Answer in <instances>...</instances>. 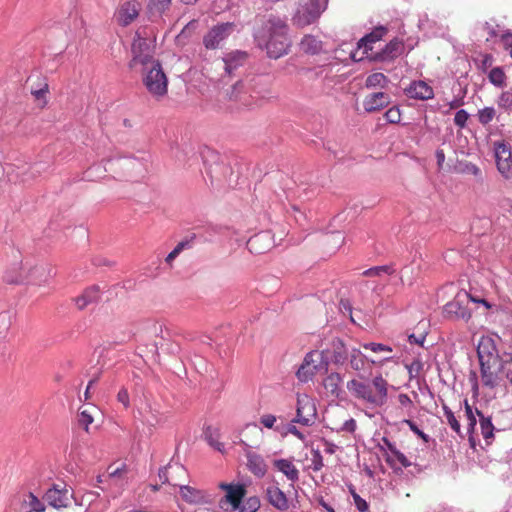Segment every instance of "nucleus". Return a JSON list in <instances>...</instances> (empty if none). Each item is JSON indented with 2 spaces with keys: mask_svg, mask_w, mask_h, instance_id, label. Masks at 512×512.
Instances as JSON below:
<instances>
[{
  "mask_svg": "<svg viewBox=\"0 0 512 512\" xmlns=\"http://www.w3.org/2000/svg\"><path fill=\"white\" fill-rule=\"evenodd\" d=\"M257 46L265 49L267 56L278 59L288 54L291 41L286 22L276 15H269L254 33Z\"/></svg>",
  "mask_w": 512,
  "mask_h": 512,
  "instance_id": "obj_1",
  "label": "nucleus"
},
{
  "mask_svg": "<svg viewBox=\"0 0 512 512\" xmlns=\"http://www.w3.org/2000/svg\"><path fill=\"white\" fill-rule=\"evenodd\" d=\"M477 356L483 385L490 389L496 388L500 385L502 353H499L495 341L490 337H482L477 346Z\"/></svg>",
  "mask_w": 512,
  "mask_h": 512,
  "instance_id": "obj_2",
  "label": "nucleus"
},
{
  "mask_svg": "<svg viewBox=\"0 0 512 512\" xmlns=\"http://www.w3.org/2000/svg\"><path fill=\"white\" fill-rule=\"evenodd\" d=\"M271 94V84L268 78L258 75L239 80L233 84L229 98L230 100L240 101L245 106H250L252 99L270 98Z\"/></svg>",
  "mask_w": 512,
  "mask_h": 512,
  "instance_id": "obj_3",
  "label": "nucleus"
},
{
  "mask_svg": "<svg viewBox=\"0 0 512 512\" xmlns=\"http://www.w3.org/2000/svg\"><path fill=\"white\" fill-rule=\"evenodd\" d=\"M347 389L354 398L374 407H382L387 402L388 382L382 375L374 377L371 383L352 379L347 382Z\"/></svg>",
  "mask_w": 512,
  "mask_h": 512,
  "instance_id": "obj_4",
  "label": "nucleus"
},
{
  "mask_svg": "<svg viewBox=\"0 0 512 512\" xmlns=\"http://www.w3.org/2000/svg\"><path fill=\"white\" fill-rule=\"evenodd\" d=\"M142 82L153 97H164L168 92V78L159 60L143 66Z\"/></svg>",
  "mask_w": 512,
  "mask_h": 512,
  "instance_id": "obj_5",
  "label": "nucleus"
},
{
  "mask_svg": "<svg viewBox=\"0 0 512 512\" xmlns=\"http://www.w3.org/2000/svg\"><path fill=\"white\" fill-rule=\"evenodd\" d=\"M328 0H307L299 3L292 17L293 25L303 28L316 22L326 10Z\"/></svg>",
  "mask_w": 512,
  "mask_h": 512,
  "instance_id": "obj_6",
  "label": "nucleus"
},
{
  "mask_svg": "<svg viewBox=\"0 0 512 512\" xmlns=\"http://www.w3.org/2000/svg\"><path fill=\"white\" fill-rule=\"evenodd\" d=\"M205 174L210 178L211 185L226 183L232 175V168L221 161L219 154L208 150L203 154Z\"/></svg>",
  "mask_w": 512,
  "mask_h": 512,
  "instance_id": "obj_7",
  "label": "nucleus"
},
{
  "mask_svg": "<svg viewBox=\"0 0 512 512\" xmlns=\"http://www.w3.org/2000/svg\"><path fill=\"white\" fill-rule=\"evenodd\" d=\"M388 32L387 27L377 26L371 32L364 35L358 42L355 50L351 51L350 58L355 61L367 59V54L373 52L372 44L380 41Z\"/></svg>",
  "mask_w": 512,
  "mask_h": 512,
  "instance_id": "obj_8",
  "label": "nucleus"
},
{
  "mask_svg": "<svg viewBox=\"0 0 512 512\" xmlns=\"http://www.w3.org/2000/svg\"><path fill=\"white\" fill-rule=\"evenodd\" d=\"M469 303L470 294L467 291H460L444 306V313L448 318L468 321L471 318Z\"/></svg>",
  "mask_w": 512,
  "mask_h": 512,
  "instance_id": "obj_9",
  "label": "nucleus"
},
{
  "mask_svg": "<svg viewBox=\"0 0 512 512\" xmlns=\"http://www.w3.org/2000/svg\"><path fill=\"white\" fill-rule=\"evenodd\" d=\"M493 151L497 169L505 178H512V152L511 146L504 140L493 143Z\"/></svg>",
  "mask_w": 512,
  "mask_h": 512,
  "instance_id": "obj_10",
  "label": "nucleus"
},
{
  "mask_svg": "<svg viewBox=\"0 0 512 512\" xmlns=\"http://www.w3.org/2000/svg\"><path fill=\"white\" fill-rule=\"evenodd\" d=\"M131 52L133 57L128 65L130 69H133L137 64L144 66L156 61V59L153 57V52L148 40L141 37L138 33H136V36L133 40Z\"/></svg>",
  "mask_w": 512,
  "mask_h": 512,
  "instance_id": "obj_11",
  "label": "nucleus"
},
{
  "mask_svg": "<svg viewBox=\"0 0 512 512\" xmlns=\"http://www.w3.org/2000/svg\"><path fill=\"white\" fill-rule=\"evenodd\" d=\"M403 49V41L394 38L380 51L367 54V60L375 63L391 64L402 54Z\"/></svg>",
  "mask_w": 512,
  "mask_h": 512,
  "instance_id": "obj_12",
  "label": "nucleus"
},
{
  "mask_svg": "<svg viewBox=\"0 0 512 512\" xmlns=\"http://www.w3.org/2000/svg\"><path fill=\"white\" fill-rule=\"evenodd\" d=\"M47 503L56 509L67 508L73 499V493L69 492L65 483H54L46 491L43 497Z\"/></svg>",
  "mask_w": 512,
  "mask_h": 512,
  "instance_id": "obj_13",
  "label": "nucleus"
},
{
  "mask_svg": "<svg viewBox=\"0 0 512 512\" xmlns=\"http://www.w3.org/2000/svg\"><path fill=\"white\" fill-rule=\"evenodd\" d=\"M316 416V407L311 399L308 396H298L296 416L292 419V423L311 426L314 424Z\"/></svg>",
  "mask_w": 512,
  "mask_h": 512,
  "instance_id": "obj_14",
  "label": "nucleus"
},
{
  "mask_svg": "<svg viewBox=\"0 0 512 512\" xmlns=\"http://www.w3.org/2000/svg\"><path fill=\"white\" fill-rule=\"evenodd\" d=\"M350 351L340 338H334L329 349L321 352V360L326 365L331 362L335 365H343L349 357Z\"/></svg>",
  "mask_w": 512,
  "mask_h": 512,
  "instance_id": "obj_15",
  "label": "nucleus"
},
{
  "mask_svg": "<svg viewBox=\"0 0 512 512\" xmlns=\"http://www.w3.org/2000/svg\"><path fill=\"white\" fill-rule=\"evenodd\" d=\"M231 22L220 23L213 26L203 37V45L206 49L218 48L220 42L225 40L234 30Z\"/></svg>",
  "mask_w": 512,
  "mask_h": 512,
  "instance_id": "obj_16",
  "label": "nucleus"
},
{
  "mask_svg": "<svg viewBox=\"0 0 512 512\" xmlns=\"http://www.w3.org/2000/svg\"><path fill=\"white\" fill-rule=\"evenodd\" d=\"M265 498L267 502L279 511H287L289 509V499L285 492L275 485H269L265 490Z\"/></svg>",
  "mask_w": 512,
  "mask_h": 512,
  "instance_id": "obj_17",
  "label": "nucleus"
},
{
  "mask_svg": "<svg viewBox=\"0 0 512 512\" xmlns=\"http://www.w3.org/2000/svg\"><path fill=\"white\" fill-rule=\"evenodd\" d=\"M246 495V488L242 484H236L232 489L226 493L224 497L219 501L220 508L228 511V508H225L226 504L231 505L230 511H236L240 508V505Z\"/></svg>",
  "mask_w": 512,
  "mask_h": 512,
  "instance_id": "obj_18",
  "label": "nucleus"
},
{
  "mask_svg": "<svg viewBox=\"0 0 512 512\" xmlns=\"http://www.w3.org/2000/svg\"><path fill=\"white\" fill-rule=\"evenodd\" d=\"M180 494L184 501L190 504H211L212 498L204 490L196 489L189 485H181Z\"/></svg>",
  "mask_w": 512,
  "mask_h": 512,
  "instance_id": "obj_19",
  "label": "nucleus"
},
{
  "mask_svg": "<svg viewBox=\"0 0 512 512\" xmlns=\"http://www.w3.org/2000/svg\"><path fill=\"white\" fill-rule=\"evenodd\" d=\"M405 94L416 100H429L434 97L433 88L422 80L411 82L405 89Z\"/></svg>",
  "mask_w": 512,
  "mask_h": 512,
  "instance_id": "obj_20",
  "label": "nucleus"
},
{
  "mask_svg": "<svg viewBox=\"0 0 512 512\" xmlns=\"http://www.w3.org/2000/svg\"><path fill=\"white\" fill-rule=\"evenodd\" d=\"M391 102V97L384 92H375L368 94L364 101L363 107L367 113H373L382 110Z\"/></svg>",
  "mask_w": 512,
  "mask_h": 512,
  "instance_id": "obj_21",
  "label": "nucleus"
},
{
  "mask_svg": "<svg viewBox=\"0 0 512 512\" xmlns=\"http://www.w3.org/2000/svg\"><path fill=\"white\" fill-rule=\"evenodd\" d=\"M248 59V53L241 50L232 51L223 57L224 71L228 76H233L235 71L244 66Z\"/></svg>",
  "mask_w": 512,
  "mask_h": 512,
  "instance_id": "obj_22",
  "label": "nucleus"
},
{
  "mask_svg": "<svg viewBox=\"0 0 512 512\" xmlns=\"http://www.w3.org/2000/svg\"><path fill=\"white\" fill-rule=\"evenodd\" d=\"M273 466L276 470L283 473L287 480H289L292 484L299 481L300 472L293 464L292 459H275L273 460Z\"/></svg>",
  "mask_w": 512,
  "mask_h": 512,
  "instance_id": "obj_23",
  "label": "nucleus"
},
{
  "mask_svg": "<svg viewBox=\"0 0 512 512\" xmlns=\"http://www.w3.org/2000/svg\"><path fill=\"white\" fill-rule=\"evenodd\" d=\"M246 458L249 471L258 478L264 477L267 473V464L263 457L257 453L247 451Z\"/></svg>",
  "mask_w": 512,
  "mask_h": 512,
  "instance_id": "obj_24",
  "label": "nucleus"
},
{
  "mask_svg": "<svg viewBox=\"0 0 512 512\" xmlns=\"http://www.w3.org/2000/svg\"><path fill=\"white\" fill-rule=\"evenodd\" d=\"M385 461L397 475L403 473L402 467L407 468L412 465L408 458L398 449L392 455L385 452Z\"/></svg>",
  "mask_w": 512,
  "mask_h": 512,
  "instance_id": "obj_25",
  "label": "nucleus"
},
{
  "mask_svg": "<svg viewBox=\"0 0 512 512\" xmlns=\"http://www.w3.org/2000/svg\"><path fill=\"white\" fill-rule=\"evenodd\" d=\"M300 49L309 55H317L322 51V41L313 35H305L300 42Z\"/></svg>",
  "mask_w": 512,
  "mask_h": 512,
  "instance_id": "obj_26",
  "label": "nucleus"
},
{
  "mask_svg": "<svg viewBox=\"0 0 512 512\" xmlns=\"http://www.w3.org/2000/svg\"><path fill=\"white\" fill-rule=\"evenodd\" d=\"M342 381L343 378L338 372H332L324 379L323 385L333 396L340 398V395L343 392L340 388Z\"/></svg>",
  "mask_w": 512,
  "mask_h": 512,
  "instance_id": "obj_27",
  "label": "nucleus"
},
{
  "mask_svg": "<svg viewBox=\"0 0 512 512\" xmlns=\"http://www.w3.org/2000/svg\"><path fill=\"white\" fill-rule=\"evenodd\" d=\"M454 172L459 174L473 175L476 179L482 180L480 168L467 160H458L453 168Z\"/></svg>",
  "mask_w": 512,
  "mask_h": 512,
  "instance_id": "obj_28",
  "label": "nucleus"
},
{
  "mask_svg": "<svg viewBox=\"0 0 512 512\" xmlns=\"http://www.w3.org/2000/svg\"><path fill=\"white\" fill-rule=\"evenodd\" d=\"M203 435L204 439L211 447H213L219 452H223L224 444L218 441V438L220 437V432L218 428H213L212 426L207 425L203 429Z\"/></svg>",
  "mask_w": 512,
  "mask_h": 512,
  "instance_id": "obj_29",
  "label": "nucleus"
},
{
  "mask_svg": "<svg viewBox=\"0 0 512 512\" xmlns=\"http://www.w3.org/2000/svg\"><path fill=\"white\" fill-rule=\"evenodd\" d=\"M350 367L355 371H361L365 368V364L368 362V357L365 356L359 349L353 348L349 354Z\"/></svg>",
  "mask_w": 512,
  "mask_h": 512,
  "instance_id": "obj_30",
  "label": "nucleus"
},
{
  "mask_svg": "<svg viewBox=\"0 0 512 512\" xmlns=\"http://www.w3.org/2000/svg\"><path fill=\"white\" fill-rule=\"evenodd\" d=\"M501 367L502 371L500 372V383L502 381H507L510 385H512V353H502Z\"/></svg>",
  "mask_w": 512,
  "mask_h": 512,
  "instance_id": "obj_31",
  "label": "nucleus"
},
{
  "mask_svg": "<svg viewBox=\"0 0 512 512\" xmlns=\"http://www.w3.org/2000/svg\"><path fill=\"white\" fill-rule=\"evenodd\" d=\"M266 239H268V235L263 233L250 237L247 241L249 251L253 254H263L269 248V243L265 247H261V243Z\"/></svg>",
  "mask_w": 512,
  "mask_h": 512,
  "instance_id": "obj_32",
  "label": "nucleus"
},
{
  "mask_svg": "<svg viewBox=\"0 0 512 512\" xmlns=\"http://www.w3.org/2000/svg\"><path fill=\"white\" fill-rule=\"evenodd\" d=\"M480 429L486 444L491 445L494 440L495 427L490 416H487V419H480Z\"/></svg>",
  "mask_w": 512,
  "mask_h": 512,
  "instance_id": "obj_33",
  "label": "nucleus"
},
{
  "mask_svg": "<svg viewBox=\"0 0 512 512\" xmlns=\"http://www.w3.org/2000/svg\"><path fill=\"white\" fill-rule=\"evenodd\" d=\"M389 82L390 81L387 76H385L381 72H376V73L370 74L366 78L365 86H366V88H376V87L386 88Z\"/></svg>",
  "mask_w": 512,
  "mask_h": 512,
  "instance_id": "obj_34",
  "label": "nucleus"
},
{
  "mask_svg": "<svg viewBox=\"0 0 512 512\" xmlns=\"http://www.w3.org/2000/svg\"><path fill=\"white\" fill-rule=\"evenodd\" d=\"M316 367L311 368L310 363L307 361V357L304 358V362L298 368L296 376L300 382L306 383L315 375Z\"/></svg>",
  "mask_w": 512,
  "mask_h": 512,
  "instance_id": "obj_35",
  "label": "nucleus"
},
{
  "mask_svg": "<svg viewBox=\"0 0 512 512\" xmlns=\"http://www.w3.org/2000/svg\"><path fill=\"white\" fill-rule=\"evenodd\" d=\"M442 409L448 425L458 436L463 438L460 422L455 417L454 412L446 404L442 405Z\"/></svg>",
  "mask_w": 512,
  "mask_h": 512,
  "instance_id": "obj_36",
  "label": "nucleus"
},
{
  "mask_svg": "<svg viewBox=\"0 0 512 512\" xmlns=\"http://www.w3.org/2000/svg\"><path fill=\"white\" fill-rule=\"evenodd\" d=\"M488 79L494 86L503 88L506 86V75L502 67H494L488 73Z\"/></svg>",
  "mask_w": 512,
  "mask_h": 512,
  "instance_id": "obj_37",
  "label": "nucleus"
},
{
  "mask_svg": "<svg viewBox=\"0 0 512 512\" xmlns=\"http://www.w3.org/2000/svg\"><path fill=\"white\" fill-rule=\"evenodd\" d=\"M276 422H277V418L273 414H264L260 417V423L264 427H266L268 429H273L274 431H276L278 433H284L285 424H283V423L276 424Z\"/></svg>",
  "mask_w": 512,
  "mask_h": 512,
  "instance_id": "obj_38",
  "label": "nucleus"
},
{
  "mask_svg": "<svg viewBox=\"0 0 512 512\" xmlns=\"http://www.w3.org/2000/svg\"><path fill=\"white\" fill-rule=\"evenodd\" d=\"M172 0H149L148 8L151 13L162 15L170 9Z\"/></svg>",
  "mask_w": 512,
  "mask_h": 512,
  "instance_id": "obj_39",
  "label": "nucleus"
},
{
  "mask_svg": "<svg viewBox=\"0 0 512 512\" xmlns=\"http://www.w3.org/2000/svg\"><path fill=\"white\" fill-rule=\"evenodd\" d=\"M261 507V502L258 496H251L244 502L242 501L239 512H257Z\"/></svg>",
  "mask_w": 512,
  "mask_h": 512,
  "instance_id": "obj_40",
  "label": "nucleus"
},
{
  "mask_svg": "<svg viewBox=\"0 0 512 512\" xmlns=\"http://www.w3.org/2000/svg\"><path fill=\"white\" fill-rule=\"evenodd\" d=\"M463 403H464V408H465V416L468 421L467 433H475V429H476V425H477L476 415L474 414L473 408L469 404L467 399H465L463 401Z\"/></svg>",
  "mask_w": 512,
  "mask_h": 512,
  "instance_id": "obj_41",
  "label": "nucleus"
},
{
  "mask_svg": "<svg viewBox=\"0 0 512 512\" xmlns=\"http://www.w3.org/2000/svg\"><path fill=\"white\" fill-rule=\"evenodd\" d=\"M395 272V268L393 265H382V266H375L372 268H369L365 270L362 275L367 277H374V276H380L383 273L391 275Z\"/></svg>",
  "mask_w": 512,
  "mask_h": 512,
  "instance_id": "obj_42",
  "label": "nucleus"
},
{
  "mask_svg": "<svg viewBox=\"0 0 512 512\" xmlns=\"http://www.w3.org/2000/svg\"><path fill=\"white\" fill-rule=\"evenodd\" d=\"M496 111L493 107H485L478 112V120L482 125L489 124L495 117Z\"/></svg>",
  "mask_w": 512,
  "mask_h": 512,
  "instance_id": "obj_43",
  "label": "nucleus"
},
{
  "mask_svg": "<svg viewBox=\"0 0 512 512\" xmlns=\"http://www.w3.org/2000/svg\"><path fill=\"white\" fill-rule=\"evenodd\" d=\"M405 367L408 371L409 379L411 380L418 377L423 369V363L420 359H414L410 364H406Z\"/></svg>",
  "mask_w": 512,
  "mask_h": 512,
  "instance_id": "obj_44",
  "label": "nucleus"
},
{
  "mask_svg": "<svg viewBox=\"0 0 512 512\" xmlns=\"http://www.w3.org/2000/svg\"><path fill=\"white\" fill-rule=\"evenodd\" d=\"M384 117L386 121L390 124H398L401 121V112L398 106H393L390 109H388Z\"/></svg>",
  "mask_w": 512,
  "mask_h": 512,
  "instance_id": "obj_45",
  "label": "nucleus"
},
{
  "mask_svg": "<svg viewBox=\"0 0 512 512\" xmlns=\"http://www.w3.org/2000/svg\"><path fill=\"white\" fill-rule=\"evenodd\" d=\"M500 41L504 47V49L509 53L512 58V31L506 29L500 34Z\"/></svg>",
  "mask_w": 512,
  "mask_h": 512,
  "instance_id": "obj_46",
  "label": "nucleus"
},
{
  "mask_svg": "<svg viewBox=\"0 0 512 512\" xmlns=\"http://www.w3.org/2000/svg\"><path fill=\"white\" fill-rule=\"evenodd\" d=\"M83 294L91 304L96 303L100 299V287L98 285H93L85 289Z\"/></svg>",
  "mask_w": 512,
  "mask_h": 512,
  "instance_id": "obj_47",
  "label": "nucleus"
},
{
  "mask_svg": "<svg viewBox=\"0 0 512 512\" xmlns=\"http://www.w3.org/2000/svg\"><path fill=\"white\" fill-rule=\"evenodd\" d=\"M403 423H405L410 430L416 434L419 438H421L424 442H429L430 437L428 434L424 433L421 429L418 428L417 424L410 419H404Z\"/></svg>",
  "mask_w": 512,
  "mask_h": 512,
  "instance_id": "obj_48",
  "label": "nucleus"
},
{
  "mask_svg": "<svg viewBox=\"0 0 512 512\" xmlns=\"http://www.w3.org/2000/svg\"><path fill=\"white\" fill-rule=\"evenodd\" d=\"M364 349L371 350L375 353L379 352H392V347L382 344V343H375V342H368L362 344Z\"/></svg>",
  "mask_w": 512,
  "mask_h": 512,
  "instance_id": "obj_49",
  "label": "nucleus"
},
{
  "mask_svg": "<svg viewBox=\"0 0 512 512\" xmlns=\"http://www.w3.org/2000/svg\"><path fill=\"white\" fill-rule=\"evenodd\" d=\"M121 13L124 25H128L138 16V11L134 7H123Z\"/></svg>",
  "mask_w": 512,
  "mask_h": 512,
  "instance_id": "obj_50",
  "label": "nucleus"
},
{
  "mask_svg": "<svg viewBox=\"0 0 512 512\" xmlns=\"http://www.w3.org/2000/svg\"><path fill=\"white\" fill-rule=\"evenodd\" d=\"M93 422V417L88 410H81L78 414V423L88 431V426Z\"/></svg>",
  "mask_w": 512,
  "mask_h": 512,
  "instance_id": "obj_51",
  "label": "nucleus"
},
{
  "mask_svg": "<svg viewBox=\"0 0 512 512\" xmlns=\"http://www.w3.org/2000/svg\"><path fill=\"white\" fill-rule=\"evenodd\" d=\"M29 505L31 507V511H35V512H44L45 511V505L32 492L29 493Z\"/></svg>",
  "mask_w": 512,
  "mask_h": 512,
  "instance_id": "obj_52",
  "label": "nucleus"
},
{
  "mask_svg": "<svg viewBox=\"0 0 512 512\" xmlns=\"http://www.w3.org/2000/svg\"><path fill=\"white\" fill-rule=\"evenodd\" d=\"M311 462H312V469L313 471L317 472V471H320L324 464H323V457L320 453L319 450H313L312 451V459H311Z\"/></svg>",
  "mask_w": 512,
  "mask_h": 512,
  "instance_id": "obj_53",
  "label": "nucleus"
},
{
  "mask_svg": "<svg viewBox=\"0 0 512 512\" xmlns=\"http://www.w3.org/2000/svg\"><path fill=\"white\" fill-rule=\"evenodd\" d=\"M468 118H469V114L467 113V111L464 109H460L455 113L454 123L456 126L463 128V127H465Z\"/></svg>",
  "mask_w": 512,
  "mask_h": 512,
  "instance_id": "obj_54",
  "label": "nucleus"
},
{
  "mask_svg": "<svg viewBox=\"0 0 512 512\" xmlns=\"http://www.w3.org/2000/svg\"><path fill=\"white\" fill-rule=\"evenodd\" d=\"M288 433L296 436L298 439H300L302 441L305 439V435L292 422L287 425L285 424L284 433H280V434L286 435Z\"/></svg>",
  "mask_w": 512,
  "mask_h": 512,
  "instance_id": "obj_55",
  "label": "nucleus"
},
{
  "mask_svg": "<svg viewBox=\"0 0 512 512\" xmlns=\"http://www.w3.org/2000/svg\"><path fill=\"white\" fill-rule=\"evenodd\" d=\"M117 400L120 402L125 408H128L130 406V399H129V393L128 390L124 387H122L118 394H117Z\"/></svg>",
  "mask_w": 512,
  "mask_h": 512,
  "instance_id": "obj_56",
  "label": "nucleus"
},
{
  "mask_svg": "<svg viewBox=\"0 0 512 512\" xmlns=\"http://www.w3.org/2000/svg\"><path fill=\"white\" fill-rule=\"evenodd\" d=\"M27 279L26 276H24L21 272L16 275H10L9 273H6L4 276V280L9 284H19L24 282Z\"/></svg>",
  "mask_w": 512,
  "mask_h": 512,
  "instance_id": "obj_57",
  "label": "nucleus"
},
{
  "mask_svg": "<svg viewBox=\"0 0 512 512\" xmlns=\"http://www.w3.org/2000/svg\"><path fill=\"white\" fill-rule=\"evenodd\" d=\"M499 105L505 108L512 107V92L505 91L501 94L499 98Z\"/></svg>",
  "mask_w": 512,
  "mask_h": 512,
  "instance_id": "obj_58",
  "label": "nucleus"
},
{
  "mask_svg": "<svg viewBox=\"0 0 512 512\" xmlns=\"http://www.w3.org/2000/svg\"><path fill=\"white\" fill-rule=\"evenodd\" d=\"M194 236L191 237L190 239H184L182 241H180L175 247H174V251L177 252V254L179 255L183 250L185 249H190L192 248V243H193V240H194Z\"/></svg>",
  "mask_w": 512,
  "mask_h": 512,
  "instance_id": "obj_59",
  "label": "nucleus"
},
{
  "mask_svg": "<svg viewBox=\"0 0 512 512\" xmlns=\"http://www.w3.org/2000/svg\"><path fill=\"white\" fill-rule=\"evenodd\" d=\"M353 500L359 512H367L369 510V504L360 495L354 496Z\"/></svg>",
  "mask_w": 512,
  "mask_h": 512,
  "instance_id": "obj_60",
  "label": "nucleus"
},
{
  "mask_svg": "<svg viewBox=\"0 0 512 512\" xmlns=\"http://www.w3.org/2000/svg\"><path fill=\"white\" fill-rule=\"evenodd\" d=\"M483 29L487 31L488 35H489V38H487L486 40L489 41L490 39L492 38H496L498 35V32H497V29L499 27V25L497 24L496 26H493L491 25L489 22H484L483 25H482Z\"/></svg>",
  "mask_w": 512,
  "mask_h": 512,
  "instance_id": "obj_61",
  "label": "nucleus"
},
{
  "mask_svg": "<svg viewBox=\"0 0 512 512\" xmlns=\"http://www.w3.org/2000/svg\"><path fill=\"white\" fill-rule=\"evenodd\" d=\"M425 339H426V333H421L418 336L412 333L408 336L409 343L417 344L420 346H423Z\"/></svg>",
  "mask_w": 512,
  "mask_h": 512,
  "instance_id": "obj_62",
  "label": "nucleus"
},
{
  "mask_svg": "<svg viewBox=\"0 0 512 512\" xmlns=\"http://www.w3.org/2000/svg\"><path fill=\"white\" fill-rule=\"evenodd\" d=\"M356 427V421L353 418H350L343 423L340 430L353 433L356 430Z\"/></svg>",
  "mask_w": 512,
  "mask_h": 512,
  "instance_id": "obj_63",
  "label": "nucleus"
},
{
  "mask_svg": "<svg viewBox=\"0 0 512 512\" xmlns=\"http://www.w3.org/2000/svg\"><path fill=\"white\" fill-rule=\"evenodd\" d=\"M75 303L80 310L85 309L89 304H91L83 293L75 299Z\"/></svg>",
  "mask_w": 512,
  "mask_h": 512,
  "instance_id": "obj_64",
  "label": "nucleus"
}]
</instances>
